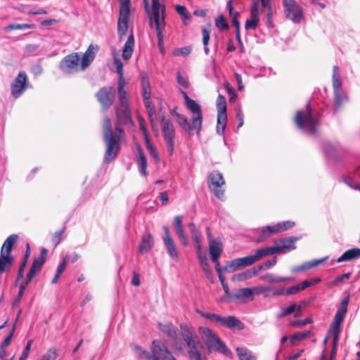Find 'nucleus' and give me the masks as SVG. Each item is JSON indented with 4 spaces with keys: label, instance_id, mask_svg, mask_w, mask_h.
Returning <instances> with one entry per match:
<instances>
[{
    "label": "nucleus",
    "instance_id": "obj_1",
    "mask_svg": "<svg viewBox=\"0 0 360 360\" xmlns=\"http://www.w3.org/2000/svg\"><path fill=\"white\" fill-rule=\"evenodd\" d=\"M114 64L119 76L117 87L119 105L115 107L117 118L115 130H112L111 120L108 117H105L103 121V141L106 146L103 161L106 163L112 161L120 149V142L124 134V129L121 125L132 123L127 93L124 89L126 82L124 77L123 64L117 56L114 57Z\"/></svg>",
    "mask_w": 360,
    "mask_h": 360
},
{
    "label": "nucleus",
    "instance_id": "obj_2",
    "mask_svg": "<svg viewBox=\"0 0 360 360\" xmlns=\"http://www.w3.org/2000/svg\"><path fill=\"white\" fill-rule=\"evenodd\" d=\"M179 327L182 338L189 349L188 352L189 357L200 360L201 354L198 349L200 342L194 327L186 323H181Z\"/></svg>",
    "mask_w": 360,
    "mask_h": 360
},
{
    "label": "nucleus",
    "instance_id": "obj_3",
    "mask_svg": "<svg viewBox=\"0 0 360 360\" xmlns=\"http://www.w3.org/2000/svg\"><path fill=\"white\" fill-rule=\"evenodd\" d=\"M349 301V297L348 296L341 302L340 306L335 313L330 330L329 331V333L333 336V348L330 354L331 359L335 357L337 352V346L339 340V335L340 333V326L347 314Z\"/></svg>",
    "mask_w": 360,
    "mask_h": 360
},
{
    "label": "nucleus",
    "instance_id": "obj_4",
    "mask_svg": "<svg viewBox=\"0 0 360 360\" xmlns=\"http://www.w3.org/2000/svg\"><path fill=\"white\" fill-rule=\"evenodd\" d=\"M198 330L205 345L210 351H217L227 356H231V353L226 347L225 343L219 339L213 330L203 326L199 327Z\"/></svg>",
    "mask_w": 360,
    "mask_h": 360
},
{
    "label": "nucleus",
    "instance_id": "obj_5",
    "mask_svg": "<svg viewBox=\"0 0 360 360\" xmlns=\"http://www.w3.org/2000/svg\"><path fill=\"white\" fill-rule=\"evenodd\" d=\"M294 120L297 127L306 133L309 134L316 133L318 120L312 114V109L309 103L307 105L305 112L299 110L296 112Z\"/></svg>",
    "mask_w": 360,
    "mask_h": 360
},
{
    "label": "nucleus",
    "instance_id": "obj_6",
    "mask_svg": "<svg viewBox=\"0 0 360 360\" xmlns=\"http://www.w3.org/2000/svg\"><path fill=\"white\" fill-rule=\"evenodd\" d=\"M266 256L267 255L264 248L257 249L253 255L233 259L224 266V270L228 272L235 271L240 268L249 266Z\"/></svg>",
    "mask_w": 360,
    "mask_h": 360
},
{
    "label": "nucleus",
    "instance_id": "obj_7",
    "mask_svg": "<svg viewBox=\"0 0 360 360\" xmlns=\"http://www.w3.org/2000/svg\"><path fill=\"white\" fill-rule=\"evenodd\" d=\"M196 312L201 316L229 329L243 330L245 328L244 323L234 316H221L217 314L204 312L199 309H196Z\"/></svg>",
    "mask_w": 360,
    "mask_h": 360
},
{
    "label": "nucleus",
    "instance_id": "obj_8",
    "mask_svg": "<svg viewBox=\"0 0 360 360\" xmlns=\"http://www.w3.org/2000/svg\"><path fill=\"white\" fill-rule=\"evenodd\" d=\"M152 11L158 34V45L160 46L163 43V30L165 27V8L163 5H160L159 0H152Z\"/></svg>",
    "mask_w": 360,
    "mask_h": 360
},
{
    "label": "nucleus",
    "instance_id": "obj_9",
    "mask_svg": "<svg viewBox=\"0 0 360 360\" xmlns=\"http://www.w3.org/2000/svg\"><path fill=\"white\" fill-rule=\"evenodd\" d=\"M161 128L167 150L169 155H172L174 150V139L176 136L174 124L170 120L163 116L161 118Z\"/></svg>",
    "mask_w": 360,
    "mask_h": 360
},
{
    "label": "nucleus",
    "instance_id": "obj_10",
    "mask_svg": "<svg viewBox=\"0 0 360 360\" xmlns=\"http://www.w3.org/2000/svg\"><path fill=\"white\" fill-rule=\"evenodd\" d=\"M225 184V181L221 173L217 171L212 172L208 176V187L214 195L221 198L224 195V191L221 187Z\"/></svg>",
    "mask_w": 360,
    "mask_h": 360
},
{
    "label": "nucleus",
    "instance_id": "obj_11",
    "mask_svg": "<svg viewBox=\"0 0 360 360\" xmlns=\"http://www.w3.org/2000/svg\"><path fill=\"white\" fill-rule=\"evenodd\" d=\"M80 55L73 53L64 57L60 63V70L68 74H72L80 70Z\"/></svg>",
    "mask_w": 360,
    "mask_h": 360
},
{
    "label": "nucleus",
    "instance_id": "obj_12",
    "mask_svg": "<svg viewBox=\"0 0 360 360\" xmlns=\"http://www.w3.org/2000/svg\"><path fill=\"white\" fill-rule=\"evenodd\" d=\"M96 97L101 105L102 110L105 112L114 102L115 89L112 86L102 87L96 92Z\"/></svg>",
    "mask_w": 360,
    "mask_h": 360
},
{
    "label": "nucleus",
    "instance_id": "obj_13",
    "mask_svg": "<svg viewBox=\"0 0 360 360\" xmlns=\"http://www.w3.org/2000/svg\"><path fill=\"white\" fill-rule=\"evenodd\" d=\"M286 18L294 22H300L303 18L302 8L294 0H283Z\"/></svg>",
    "mask_w": 360,
    "mask_h": 360
},
{
    "label": "nucleus",
    "instance_id": "obj_14",
    "mask_svg": "<svg viewBox=\"0 0 360 360\" xmlns=\"http://www.w3.org/2000/svg\"><path fill=\"white\" fill-rule=\"evenodd\" d=\"M151 354L148 360H169L173 356L160 340H153L150 346Z\"/></svg>",
    "mask_w": 360,
    "mask_h": 360
},
{
    "label": "nucleus",
    "instance_id": "obj_15",
    "mask_svg": "<svg viewBox=\"0 0 360 360\" xmlns=\"http://www.w3.org/2000/svg\"><path fill=\"white\" fill-rule=\"evenodd\" d=\"M299 238L297 237H289L281 238L279 240V243L281 245H277L274 247H266L264 248V250L266 252L267 256L274 255V254H280L285 252L286 251H290L296 249V246L295 245V242L297 241Z\"/></svg>",
    "mask_w": 360,
    "mask_h": 360
},
{
    "label": "nucleus",
    "instance_id": "obj_16",
    "mask_svg": "<svg viewBox=\"0 0 360 360\" xmlns=\"http://www.w3.org/2000/svg\"><path fill=\"white\" fill-rule=\"evenodd\" d=\"M11 94L15 98H19L27 88V76L25 72L18 73L11 84Z\"/></svg>",
    "mask_w": 360,
    "mask_h": 360
},
{
    "label": "nucleus",
    "instance_id": "obj_17",
    "mask_svg": "<svg viewBox=\"0 0 360 360\" xmlns=\"http://www.w3.org/2000/svg\"><path fill=\"white\" fill-rule=\"evenodd\" d=\"M129 13L130 10H128L127 8L120 9L119 19L117 22V32L120 39L127 34L129 27L128 21Z\"/></svg>",
    "mask_w": 360,
    "mask_h": 360
},
{
    "label": "nucleus",
    "instance_id": "obj_18",
    "mask_svg": "<svg viewBox=\"0 0 360 360\" xmlns=\"http://www.w3.org/2000/svg\"><path fill=\"white\" fill-rule=\"evenodd\" d=\"M171 115L174 117L176 122L184 131L191 132L193 130H195L197 134H200L202 126H199V127H194L193 118L192 119V122L190 123L184 115L174 110L171 112Z\"/></svg>",
    "mask_w": 360,
    "mask_h": 360
},
{
    "label": "nucleus",
    "instance_id": "obj_19",
    "mask_svg": "<svg viewBox=\"0 0 360 360\" xmlns=\"http://www.w3.org/2000/svg\"><path fill=\"white\" fill-rule=\"evenodd\" d=\"M98 46L91 44L86 51L83 54L82 57H80V70H85L93 62L96 57V52L98 51Z\"/></svg>",
    "mask_w": 360,
    "mask_h": 360
},
{
    "label": "nucleus",
    "instance_id": "obj_20",
    "mask_svg": "<svg viewBox=\"0 0 360 360\" xmlns=\"http://www.w3.org/2000/svg\"><path fill=\"white\" fill-rule=\"evenodd\" d=\"M182 221L183 217L181 215L176 216L174 219V229L178 236V238L184 246H188V238L186 234L185 233L184 229L182 226Z\"/></svg>",
    "mask_w": 360,
    "mask_h": 360
},
{
    "label": "nucleus",
    "instance_id": "obj_21",
    "mask_svg": "<svg viewBox=\"0 0 360 360\" xmlns=\"http://www.w3.org/2000/svg\"><path fill=\"white\" fill-rule=\"evenodd\" d=\"M186 106L194 115H195V116L193 117L194 127H199V126H202V114L200 105L195 101L191 99L186 103Z\"/></svg>",
    "mask_w": 360,
    "mask_h": 360
},
{
    "label": "nucleus",
    "instance_id": "obj_22",
    "mask_svg": "<svg viewBox=\"0 0 360 360\" xmlns=\"http://www.w3.org/2000/svg\"><path fill=\"white\" fill-rule=\"evenodd\" d=\"M258 2H254L251 7V18L245 22V27L246 30H255L257 28L259 18L258 11Z\"/></svg>",
    "mask_w": 360,
    "mask_h": 360
},
{
    "label": "nucleus",
    "instance_id": "obj_23",
    "mask_svg": "<svg viewBox=\"0 0 360 360\" xmlns=\"http://www.w3.org/2000/svg\"><path fill=\"white\" fill-rule=\"evenodd\" d=\"M223 251V245L219 238L211 240L209 243V252L212 262H216L219 258Z\"/></svg>",
    "mask_w": 360,
    "mask_h": 360
},
{
    "label": "nucleus",
    "instance_id": "obj_24",
    "mask_svg": "<svg viewBox=\"0 0 360 360\" xmlns=\"http://www.w3.org/2000/svg\"><path fill=\"white\" fill-rule=\"evenodd\" d=\"M134 48V34L131 32L129 36L128 37L123 50H122V58L125 60H128L131 58Z\"/></svg>",
    "mask_w": 360,
    "mask_h": 360
},
{
    "label": "nucleus",
    "instance_id": "obj_25",
    "mask_svg": "<svg viewBox=\"0 0 360 360\" xmlns=\"http://www.w3.org/2000/svg\"><path fill=\"white\" fill-rule=\"evenodd\" d=\"M360 258V248H352L345 251L340 257L337 262H349Z\"/></svg>",
    "mask_w": 360,
    "mask_h": 360
},
{
    "label": "nucleus",
    "instance_id": "obj_26",
    "mask_svg": "<svg viewBox=\"0 0 360 360\" xmlns=\"http://www.w3.org/2000/svg\"><path fill=\"white\" fill-rule=\"evenodd\" d=\"M258 274V270L256 267L248 269L243 272L239 273L232 276L233 281H244L252 278Z\"/></svg>",
    "mask_w": 360,
    "mask_h": 360
},
{
    "label": "nucleus",
    "instance_id": "obj_27",
    "mask_svg": "<svg viewBox=\"0 0 360 360\" xmlns=\"http://www.w3.org/2000/svg\"><path fill=\"white\" fill-rule=\"evenodd\" d=\"M188 226L190 229V232L195 243L196 250L202 249V238L200 231L193 222L189 223Z\"/></svg>",
    "mask_w": 360,
    "mask_h": 360
},
{
    "label": "nucleus",
    "instance_id": "obj_28",
    "mask_svg": "<svg viewBox=\"0 0 360 360\" xmlns=\"http://www.w3.org/2000/svg\"><path fill=\"white\" fill-rule=\"evenodd\" d=\"M258 237L256 240L257 243H262L269 238L273 234L276 233V230H275L274 226H266V227H263L258 230Z\"/></svg>",
    "mask_w": 360,
    "mask_h": 360
},
{
    "label": "nucleus",
    "instance_id": "obj_29",
    "mask_svg": "<svg viewBox=\"0 0 360 360\" xmlns=\"http://www.w3.org/2000/svg\"><path fill=\"white\" fill-rule=\"evenodd\" d=\"M43 265L44 263L42 262L34 259L26 276V278L31 281L40 272Z\"/></svg>",
    "mask_w": 360,
    "mask_h": 360
},
{
    "label": "nucleus",
    "instance_id": "obj_30",
    "mask_svg": "<svg viewBox=\"0 0 360 360\" xmlns=\"http://www.w3.org/2000/svg\"><path fill=\"white\" fill-rule=\"evenodd\" d=\"M154 244L153 238L151 234H147L142 238L139 245V251L142 253L148 252Z\"/></svg>",
    "mask_w": 360,
    "mask_h": 360
},
{
    "label": "nucleus",
    "instance_id": "obj_31",
    "mask_svg": "<svg viewBox=\"0 0 360 360\" xmlns=\"http://www.w3.org/2000/svg\"><path fill=\"white\" fill-rule=\"evenodd\" d=\"M17 239L18 236L16 234H12L9 236L4 243L1 249V252L9 255L13 249L14 244L17 241Z\"/></svg>",
    "mask_w": 360,
    "mask_h": 360
},
{
    "label": "nucleus",
    "instance_id": "obj_32",
    "mask_svg": "<svg viewBox=\"0 0 360 360\" xmlns=\"http://www.w3.org/2000/svg\"><path fill=\"white\" fill-rule=\"evenodd\" d=\"M159 329L166 333L171 339H174L176 337L177 328L172 323H159Z\"/></svg>",
    "mask_w": 360,
    "mask_h": 360
},
{
    "label": "nucleus",
    "instance_id": "obj_33",
    "mask_svg": "<svg viewBox=\"0 0 360 360\" xmlns=\"http://www.w3.org/2000/svg\"><path fill=\"white\" fill-rule=\"evenodd\" d=\"M13 262V258L8 254H0V273L4 272L7 268L11 266Z\"/></svg>",
    "mask_w": 360,
    "mask_h": 360
},
{
    "label": "nucleus",
    "instance_id": "obj_34",
    "mask_svg": "<svg viewBox=\"0 0 360 360\" xmlns=\"http://www.w3.org/2000/svg\"><path fill=\"white\" fill-rule=\"evenodd\" d=\"M234 297L238 300L248 298L253 300L254 290L248 288H240L235 293Z\"/></svg>",
    "mask_w": 360,
    "mask_h": 360
},
{
    "label": "nucleus",
    "instance_id": "obj_35",
    "mask_svg": "<svg viewBox=\"0 0 360 360\" xmlns=\"http://www.w3.org/2000/svg\"><path fill=\"white\" fill-rule=\"evenodd\" d=\"M236 353L240 360H257L256 356L245 347H237Z\"/></svg>",
    "mask_w": 360,
    "mask_h": 360
},
{
    "label": "nucleus",
    "instance_id": "obj_36",
    "mask_svg": "<svg viewBox=\"0 0 360 360\" xmlns=\"http://www.w3.org/2000/svg\"><path fill=\"white\" fill-rule=\"evenodd\" d=\"M165 247L169 255L174 259H178L179 254L176 249V245L174 240L172 238H167V241H164Z\"/></svg>",
    "mask_w": 360,
    "mask_h": 360
},
{
    "label": "nucleus",
    "instance_id": "obj_37",
    "mask_svg": "<svg viewBox=\"0 0 360 360\" xmlns=\"http://www.w3.org/2000/svg\"><path fill=\"white\" fill-rule=\"evenodd\" d=\"M260 279L265 282L271 283L285 282L291 280L290 278L276 276L272 274H266L265 275H263L260 277Z\"/></svg>",
    "mask_w": 360,
    "mask_h": 360
},
{
    "label": "nucleus",
    "instance_id": "obj_38",
    "mask_svg": "<svg viewBox=\"0 0 360 360\" xmlns=\"http://www.w3.org/2000/svg\"><path fill=\"white\" fill-rule=\"evenodd\" d=\"M217 115H226V101L224 96L219 94L217 99Z\"/></svg>",
    "mask_w": 360,
    "mask_h": 360
},
{
    "label": "nucleus",
    "instance_id": "obj_39",
    "mask_svg": "<svg viewBox=\"0 0 360 360\" xmlns=\"http://www.w3.org/2000/svg\"><path fill=\"white\" fill-rule=\"evenodd\" d=\"M138 164L139 167V171L141 174L143 176L147 175L146 172V167H147V160L146 155L143 154V153L139 150V155H138Z\"/></svg>",
    "mask_w": 360,
    "mask_h": 360
},
{
    "label": "nucleus",
    "instance_id": "obj_40",
    "mask_svg": "<svg viewBox=\"0 0 360 360\" xmlns=\"http://www.w3.org/2000/svg\"><path fill=\"white\" fill-rule=\"evenodd\" d=\"M30 245H27V250H26V252H25V254L24 256V259L22 262V263L19 267V269H18V275H17V278H16L17 281L22 279L24 276V270L26 266V264L27 262V259L30 257Z\"/></svg>",
    "mask_w": 360,
    "mask_h": 360
},
{
    "label": "nucleus",
    "instance_id": "obj_41",
    "mask_svg": "<svg viewBox=\"0 0 360 360\" xmlns=\"http://www.w3.org/2000/svg\"><path fill=\"white\" fill-rule=\"evenodd\" d=\"M326 257L323 258V259H321L315 260V261H313L311 262L306 263V264H304L302 265H300V266H296V267H294L292 269V271L294 272V273H297V272H299V271H303V270H305V269H310L311 267H314V266H315L322 263L324 260H326Z\"/></svg>",
    "mask_w": 360,
    "mask_h": 360
},
{
    "label": "nucleus",
    "instance_id": "obj_42",
    "mask_svg": "<svg viewBox=\"0 0 360 360\" xmlns=\"http://www.w3.org/2000/svg\"><path fill=\"white\" fill-rule=\"evenodd\" d=\"M333 85L334 89L335 91V110L339 108L341 105V100L339 95H338L337 91L341 86V82L340 80V77H333Z\"/></svg>",
    "mask_w": 360,
    "mask_h": 360
},
{
    "label": "nucleus",
    "instance_id": "obj_43",
    "mask_svg": "<svg viewBox=\"0 0 360 360\" xmlns=\"http://www.w3.org/2000/svg\"><path fill=\"white\" fill-rule=\"evenodd\" d=\"M227 115H217V131L219 134H223L226 126Z\"/></svg>",
    "mask_w": 360,
    "mask_h": 360
},
{
    "label": "nucleus",
    "instance_id": "obj_44",
    "mask_svg": "<svg viewBox=\"0 0 360 360\" xmlns=\"http://www.w3.org/2000/svg\"><path fill=\"white\" fill-rule=\"evenodd\" d=\"M34 27L33 24H11L4 28L5 32H9L13 30H25Z\"/></svg>",
    "mask_w": 360,
    "mask_h": 360
},
{
    "label": "nucleus",
    "instance_id": "obj_45",
    "mask_svg": "<svg viewBox=\"0 0 360 360\" xmlns=\"http://www.w3.org/2000/svg\"><path fill=\"white\" fill-rule=\"evenodd\" d=\"M295 225V222L290 221H286L281 223H278L274 226L276 233L285 231L288 229L292 228Z\"/></svg>",
    "mask_w": 360,
    "mask_h": 360
},
{
    "label": "nucleus",
    "instance_id": "obj_46",
    "mask_svg": "<svg viewBox=\"0 0 360 360\" xmlns=\"http://www.w3.org/2000/svg\"><path fill=\"white\" fill-rule=\"evenodd\" d=\"M311 335V331L307 330L304 332H299L292 335L290 340L292 343H294L295 341H300L304 340L305 338L309 337Z\"/></svg>",
    "mask_w": 360,
    "mask_h": 360
},
{
    "label": "nucleus",
    "instance_id": "obj_47",
    "mask_svg": "<svg viewBox=\"0 0 360 360\" xmlns=\"http://www.w3.org/2000/svg\"><path fill=\"white\" fill-rule=\"evenodd\" d=\"M176 12L181 15V19L186 22V20H189L191 18V15L187 11L186 8L184 6L176 5L175 6Z\"/></svg>",
    "mask_w": 360,
    "mask_h": 360
},
{
    "label": "nucleus",
    "instance_id": "obj_48",
    "mask_svg": "<svg viewBox=\"0 0 360 360\" xmlns=\"http://www.w3.org/2000/svg\"><path fill=\"white\" fill-rule=\"evenodd\" d=\"M30 281H28L27 278H25V281L22 282L20 285L19 292H18V297H17L16 300L14 302L13 304H16L21 300V298H22V295L24 294V292L26 290V288H27L28 284L30 283Z\"/></svg>",
    "mask_w": 360,
    "mask_h": 360
},
{
    "label": "nucleus",
    "instance_id": "obj_49",
    "mask_svg": "<svg viewBox=\"0 0 360 360\" xmlns=\"http://www.w3.org/2000/svg\"><path fill=\"white\" fill-rule=\"evenodd\" d=\"M215 25L216 26L221 29V30H227L229 27V25L226 22V20L225 17L223 15H220L216 20H215Z\"/></svg>",
    "mask_w": 360,
    "mask_h": 360
},
{
    "label": "nucleus",
    "instance_id": "obj_50",
    "mask_svg": "<svg viewBox=\"0 0 360 360\" xmlns=\"http://www.w3.org/2000/svg\"><path fill=\"white\" fill-rule=\"evenodd\" d=\"M277 259L276 257H274L271 260H268L263 264L259 265L257 267H256L257 270H258V273L262 270H266L269 269L271 266H274L276 264Z\"/></svg>",
    "mask_w": 360,
    "mask_h": 360
},
{
    "label": "nucleus",
    "instance_id": "obj_51",
    "mask_svg": "<svg viewBox=\"0 0 360 360\" xmlns=\"http://www.w3.org/2000/svg\"><path fill=\"white\" fill-rule=\"evenodd\" d=\"M134 349L140 358H145L146 360H148L150 359V352H148L147 350L143 349L140 346L135 345L134 347Z\"/></svg>",
    "mask_w": 360,
    "mask_h": 360
},
{
    "label": "nucleus",
    "instance_id": "obj_52",
    "mask_svg": "<svg viewBox=\"0 0 360 360\" xmlns=\"http://www.w3.org/2000/svg\"><path fill=\"white\" fill-rule=\"evenodd\" d=\"M296 308H297L296 304L290 305V307L284 309L281 313L278 314L277 315V318L282 319V318L286 316L287 315L292 314V312H294L295 311Z\"/></svg>",
    "mask_w": 360,
    "mask_h": 360
},
{
    "label": "nucleus",
    "instance_id": "obj_53",
    "mask_svg": "<svg viewBox=\"0 0 360 360\" xmlns=\"http://www.w3.org/2000/svg\"><path fill=\"white\" fill-rule=\"evenodd\" d=\"M65 228L63 227L61 230L55 232L52 238V242L55 246H57L61 241V236L65 231Z\"/></svg>",
    "mask_w": 360,
    "mask_h": 360
},
{
    "label": "nucleus",
    "instance_id": "obj_54",
    "mask_svg": "<svg viewBox=\"0 0 360 360\" xmlns=\"http://www.w3.org/2000/svg\"><path fill=\"white\" fill-rule=\"evenodd\" d=\"M146 143L147 148L150 155L155 160V161L158 162L160 160V158L155 148L149 143L148 139L146 140Z\"/></svg>",
    "mask_w": 360,
    "mask_h": 360
},
{
    "label": "nucleus",
    "instance_id": "obj_55",
    "mask_svg": "<svg viewBox=\"0 0 360 360\" xmlns=\"http://www.w3.org/2000/svg\"><path fill=\"white\" fill-rule=\"evenodd\" d=\"M196 251H197L198 258L199 259L200 266H202V265L206 266V264L208 263L206 252H202V249L198 250Z\"/></svg>",
    "mask_w": 360,
    "mask_h": 360
},
{
    "label": "nucleus",
    "instance_id": "obj_56",
    "mask_svg": "<svg viewBox=\"0 0 360 360\" xmlns=\"http://www.w3.org/2000/svg\"><path fill=\"white\" fill-rule=\"evenodd\" d=\"M351 276V273H346L342 275L338 276L332 283V285H337L341 283L345 282L346 280L349 279Z\"/></svg>",
    "mask_w": 360,
    "mask_h": 360
},
{
    "label": "nucleus",
    "instance_id": "obj_57",
    "mask_svg": "<svg viewBox=\"0 0 360 360\" xmlns=\"http://www.w3.org/2000/svg\"><path fill=\"white\" fill-rule=\"evenodd\" d=\"M148 113L153 129L156 130L157 133H158L157 125L155 121V110L153 109V108H150V110H148Z\"/></svg>",
    "mask_w": 360,
    "mask_h": 360
},
{
    "label": "nucleus",
    "instance_id": "obj_58",
    "mask_svg": "<svg viewBox=\"0 0 360 360\" xmlns=\"http://www.w3.org/2000/svg\"><path fill=\"white\" fill-rule=\"evenodd\" d=\"M32 342H33L32 340H30L27 342V344L24 351L22 352L20 357L19 358V360H25L27 359L28 354L30 351Z\"/></svg>",
    "mask_w": 360,
    "mask_h": 360
},
{
    "label": "nucleus",
    "instance_id": "obj_59",
    "mask_svg": "<svg viewBox=\"0 0 360 360\" xmlns=\"http://www.w3.org/2000/svg\"><path fill=\"white\" fill-rule=\"evenodd\" d=\"M57 356L56 350L50 349L44 354L41 360H55Z\"/></svg>",
    "mask_w": 360,
    "mask_h": 360
},
{
    "label": "nucleus",
    "instance_id": "obj_60",
    "mask_svg": "<svg viewBox=\"0 0 360 360\" xmlns=\"http://www.w3.org/2000/svg\"><path fill=\"white\" fill-rule=\"evenodd\" d=\"M176 75L177 82L183 87L188 88L189 85L186 78L183 77L180 72H178Z\"/></svg>",
    "mask_w": 360,
    "mask_h": 360
},
{
    "label": "nucleus",
    "instance_id": "obj_61",
    "mask_svg": "<svg viewBox=\"0 0 360 360\" xmlns=\"http://www.w3.org/2000/svg\"><path fill=\"white\" fill-rule=\"evenodd\" d=\"M344 182L348 185L350 188L356 190L359 185L350 176H345Z\"/></svg>",
    "mask_w": 360,
    "mask_h": 360
},
{
    "label": "nucleus",
    "instance_id": "obj_62",
    "mask_svg": "<svg viewBox=\"0 0 360 360\" xmlns=\"http://www.w3.org/2000/svg\"><path fill=\"white\" fill-rule=\"evenodd\" d=\"M254 290V293L257 295H260L266 291H270L273 290L271 287H264V286H257L252 289Z\"/></svg>",
    "mask_w": 360,
    "mask_h": 360
},
{
    "label": "nucleus",
    "instance_id": "obj_63",
    "mask_svg": "<svg viewBox=\"0 0 360 360\" xmlns=\"http://www.w3.org/2000/svg\"><path fill=\"white\" fill-rule=\"evenodd\" d=\"M239 15H240V13L238 11H236L234 13V14L233 15H231V17H232L231 23H232V25L236 27V30L240 29V22L238 20V17Z\"/></svg>",
    "mask_w": 360,
    "mask_h": 360
},
{
    "label": "nucleus",
    "instance_id": "obj_64",
    "mask_svg": "<svg viewBox=\"0 0 360 360\" xmlns=\"http://www.w3.org/2000/svg\"><path fill=\"white\" fill-rule=\"evenodd\" d=\"M191 51V49L190 47H184V48H181V49H178L175 50L174 53L176 55L187 56V55L190 54Z\"/></svg>",
    "mask_w": 360,
    "mask_h": 360
}]
</instances>
